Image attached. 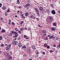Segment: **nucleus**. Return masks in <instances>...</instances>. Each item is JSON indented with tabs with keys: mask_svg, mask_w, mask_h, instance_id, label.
<instances>
[{
	"mask_svg": "<svg viewBox=\"0 0 60 60\" xmlns=\"http://www.w3.org/2000/svg\"><path fill=\"white\" fill-rule=\"evenodd\" d=\"M21 22V23H22V24H23L24 23V22L23 21H22Z\"/></svg>",
	"mask_w": 60,
	"mask_h": 60,
	"instance_id": "obj_48",
	"label": "nucleus"
},
{
	"mask_svg": "<svg viewBox=\"0 0 60 60\" xmlns=\"http://www.w3.org/2000/svg\"><path fill=\"white\" fill-rule=\"evenodd\" d=\"M14 34H15V35L14 36V38H17L19 35L16 32H15L14 33Z\"/></svg>",
	"mask_w": 60,
	"mask_h": 60,
	"instance_id": "obj_4",
	"label": "nucleus"
},
{
	"mask_svg": "<svg viewBox=\"0 0 60 60\" xmlns=\"http://www.w3.org/2000/svg\"><path fill=\"white\" fill-rule=\"evenodd\" d=\"M22 14V12L21 11L20 12V14Z\"/></svg>",
	"mask_w": 60,
	"mask_h": 60,
	"instance_id": "obj_55",
	"label": "nucleus"
},
{
	"mask_svg": "<svg viewBox=\"0 0 60 60\" xmlns=\"http://www.w3.org/2000/svg\"><path fill=\"white\" fill-rule=\"evenodd\" d=\"M15 31H18V29L17 28H15Z\"/></svg>",
	"mask_w": 60,
	"mask_h": 60,
	"instance_id": "obj_22",
	"label": "nucleus"
},
{
	"mask_svg": "<svg viewBox=\"0 0 60 60\" xmlns=\"http://www.w3.org/2000/svg\"><path fill=\"white\" fill-rule=\"evenodd\" d=\"M17 17L18 16L17 15H16L15 16V17L16 18H17Z\"/></svg>",
	"mask_w": 60,
	"mask_h": 60,
	"instance_id": "obj_58",
	"label": "nucleus"
},
{
	"mask_svg": "<svg viewBox=\"0 0 60 60\" xmlns=\"http://www.w3.org/2000/svg\"><path fill=\"white\" fill-rule=\"evenodd\" d=\"M26 45H29V44L28 43H27L26 44Z\"/></svg>",
	"mask_w": 60,
	"mask_h": 60,
	"instance_id": "obj_61",
	"label": "nucleus"
},
{
	"mask_svg": "<svg viewBox=\"0 0 60 60\" xmlns=\"http://www.w3.org/2000/svg\"><path fill=\"white\" fill-rule=\"evenodd\" d=\"M43 33H44V34H45V33H46V30H44L43 31Z\"/></svg>",
	"mask_w": 60,
	"mask_h": 60,
	"instance_id": "obj_24",
	"label": "nucleus"
},
{
	"mask_svg": "<svg viewBox=\"0 0 60 60\" xmlns=\"http://www.w3.org/2000/svg\"><path fill=\"white\" fill-rule=\"evenodd\" d=\"M10 11V9H8L7 11V12H9V11Z\"/></svg>",
	"mask_w": 60,
	"mask_h": 60,
	"instance_id": "obj_38",
	"label": "nucleus"
},
{
	"mask_svg": "<svg viewBox=\"0 0 60 60\" xmlns=\"http://www.w3.org/2000/svg\"><path fill=\"white\" fill-rule=\"evenodd\" d=\"M22 48H23L24 49H26V46H24L22 47Z\"/></svg>",
	"mask_w": 60,
	"mask_h": 60,
	"instance_id": "obj_26",
	"label": "nucleus"
},
{
	"mask_svg": "<svg viewBox=\"0 0 60 60\" xmlns=\"http://www.w3.org/2000/svg\"><path fill=\"white\" fill-rule=\"evenodd\" d=\"M47 46L48 45L46 43H45L44 44V47H47Z\"/></svg>",
	"mask_w": 60,
	"mask_h": 60,
	"instance_id": "obj_17",
	"label": "nucleus"
},
{
	"mask_svg": "<svg viewBox=\"0 0 60 60\" xmlns=\"http://www.w3.org/2000/svg\"><path fill=\"white\" fill-rule=\"evenodd\" d=\"M27 2L28 3H30V2H31V1L30 0H27Z\"/></svg>",
	"mask_w": 60,
	"mask_h": 60,
	"instance_id": "obj_29",
	"label": "nucleus"
},
{
	"mask_svg": "<svg viewBox=\"0 0 60 60\" xmlns=\"http://www.w3.org/2000/svg\"><path fill=\"white\" fill-rule=\"evenodd\" d=\"M39 54V52H37L36 54Z\"/></svg>",
	"mask_w": 60,
	"mask_h": 60,
	"instance_id": "obj_59",
	"label": "nucleus"
},
{
	"mask_svg": "<svg viewBox=\"0 0 60 60\" xmlns=\"http://www.w3.org/2000/svg\"><path fill=\"white\" fill-rule=\"evenodd\" d=\"M56 24H57L56 22H54L53 23L52 25L53 26H56Z\"/></svg>",
	"mask_w": 60,
	"mask_h": 60,
	"instance_id": "obj_12",
	"label": "nucleus"
},
{
	"mask_svg": "<svg viewBox=\"0 0 60 60\" xmlns=\"http://www.w3.org/2000/svg\"><path fill=\"white\" fill-rule=\"evenodd\" d=\"M4 54L5 55H7V53H5Z\"/></svg>",
	"mask_w": 60,
	"mask_h": 60,
	"instance_id": "obj_63",
	"label": "nucleus"
},
{
	"mask_svg": "<svg viewBox=\"0 0 60 60\" xmlns=\"http://www.w3.org/2000/svg\"><path fill=\"white\" fill-rule=\"evenodd\" d=\"M17 43H18V42H17L16 41H14L13 42V44L14 45H17Z\"/></svg>",
	"mask_w": 60,
	"mask_h": 60,
	"instance_id": "obj_5",
	"label": "nucleus"
},
{
	"mask_svg": "<svg viewBox=\"0 0 60 60\" xmlns=\"http://www.w3.org/2000/svg\"><path fill=\"white\" fill-rule=\"evenodd\" d=\"M48 19L49 22H52V20L53 19L52 17L51 16H49L48 17Z\"/></svg>",
	"mask_w": 60,
	"mask_h": 60,
	"instance_id": "obj_2",
	"label": "nucleus"
},
{
	"mask_svg": "<svg viewBox=\"0 0 60 60\" xmlns=\"http://www.w3.org/2000/svg\"><path fill=\"white\" fill-rule=\"evenodd\" d=\"M11 47V45H9L7 46L6 48V50H9Z\"/></svg>",
	"mask_w": 60,
	"mask_h": 60,
	"instance_id": "obj_3",
	"label": "nucleus"
},
{
	"mask_svg": "<svg viewBox=\"0 0 60 60\" xmlns=\"http://www.w3.org/2000/svg\"><path fill=\"white\" fill-rule=\"evenodd\" d=\"M26 29H27V28H26V27L25 28H24L23 29V30H26Z\"/></svg>",
	"mask_w": 60,
	"mask_h": 60,
	"instance_id": "obj_40",
	"label": "nucleus"
},
{
	"mask_svg": "<svg viewBox=\"0 0 60 60\" xmlns=\"http://www.w3.org/2000/svg\"><path fill=\"white\" fill-rule=\"evenodd\" d=\"M17 39L18 40H19L20 39V37H19L17 38Z\"/></svg>",
	"mask_w": 60,
	"mask_h": 60,
	"instance_id": "obj_37",
	"label": "nucleus"
},
{
	"mask_svg": "<svg viewBox=\"0 0 60 60\" xmlns=\"http://www.w3.org/2000/svg\"><path fill=\"white\" fill-rule=\"evenodd\" d=\"M12 59V57L11 56H9V57L8 58V60H11Z\"/></svg>",
	"mask_w": 60,
	"mask_h": 60,
	"instance_id": "obj_9",
	"label": "nucleus"
},
{
	"mask_svg": "<svg viewBox=\"0 0 60 60\" xmlns=\"http://www.w3.org/2000/svg\"><path fill=\"white\" fill-rule=\"evenodd\" d=\"M42 53L43 55H45V52H43Z\"/></svg>",
	"mask_w": 60,
	"mask_h": 60,
	"instance_id": "obj_44",
	"label": "nucleus"
},
{
	"mask_svg": "<svg viewBox=\"0 0 60 60\" xmlns=\"http://www.w3.org/2000/svg\"><path fill=\"white\" fill-rule=\"evenodd\" d=\"M11 23V22H8V24H9V25H10Z\"/></svg>",
	"mask_w": 60,
	"mask_h": 60,
	"instance_id": "obj_56",
	"label": "nucleus"
},
{
	"mask_svg": "<svg viewBox=\"0 0 60 60\" xmlns=\"http://www.w3.org/2000/svg\"><path fill=\"white\" fill-rule=\"evenodd\" d=\"M17 2L16 4H20V2H19V0H18L17 1Z\"/></svg>",
	"mask_w": 60,
	"mask_h": 60,
	"instance_id": "obj_13",
	"label": "nucleus"
},
{
	"mask_svg": "<svg viewBox=\"0 0 60 60\" xmlns=\"http://www.w3.org/2000/svg\"><path fill=\"white\" fill-rule=\"evenodd\" d=\"M36 11L37 12V13H39V11L38 10L37 11Z\"/></svg>",
	"mask_w": 60,
	"mask_h": 60,
	"instance_id": "obj_49",
	"label": "nucleus"
},
{
	"mask_svg": "<svg viewBox=\"0 0 60 60\" xmlns=\"http://www.w3.org/2000/svg\"><path fill=\"white\" fill-rule=\"evenodd\" d=\"M25 38V39H28V38H27L26 37Z\"/></svg>",
	"mask_w": 60,
	"mask_h": 60,
	"instance_id": "obj_54",
	"label": "nucleus"
},
{
	"mask_svg": "<svg viewBox=\"0 0 60 60\" xmlns=\"http://www.w3.org/2000/svg\"><path fill=\"white\" fill-rule=\"evenodd\" d=\"M23 15H24V14H22L21 15V16L23 17Z\"/></svg>",
	"mask_w": 60,
	"mask_h": 60,
	"instance_id": "obj_51",
	"label": "nucleus"
},
{
	"mask_svg": "<svg viewBox=\"0 0 60 60\" xmlns=\"http://www.w3.org/2000/svg\"><path fill=\"white\" fill-rule=\"evenodd\" d=\"M23 29V28H21L20 29V30L21 31H22V30Z\"/></svg>",
	"mask_w": 60,
	"mask_h": 60,
	"instance_id": "obj_41",
	"label": "nucleus"
},
{
	"mask_svg": "<svg viewBox=\"0 0 60 60\" xmlns=\"http://www.w3.org/2000/svg\"><path fill=\"white\" fill-rule=\"evenodd\" d=\"M48 36L49 38V39H55V40H56V39H55V38H56L57 41H58V40H59V38L57 36H55V37H54L53 36V35H52L51 36L50 35H48Z\"/></svg>",
	"mask_w": 60,
	"mask_h": 60,
	"instance_id": "obj_1",
	"label": "nucleus"
},
{
	"mask_svg": "<svg viewBox=\"0 0 60 60\" xmlns=\"http://www.w3.org/2000/svg\"><path fill=\"white\" fill-rule=\"evenodd\" d=\"M6 9V8L4 6L3 7H2V9L3 10H4L5 9Z\"/></svg>",
	"mask_w": 60,
	"mask_h": 60,
	"instance_id": "obj_16",
	"label": "nucleus"
},
{
	"mask_svg": "<svg viewBox=\"0 0 60 60\" xmlns=\"http://www.w3.org/2000/svg\"><path fill=\"white\" fill-rule=\"evenodd\" d=\"M2 5V4L1 3H0V7H1Z\"/></svg>",
	"mask_w": 60,
	"mask_h": 60,
	"instance_id": "obj_43",
	"label": "nucleus"
},
{
	"mask_svg": "<svg viewBox=\"0 0 60 60\" xmlns=\"http://www.w3.org/2000/svg\"><path fill=\"white\" fill-rule=\"evenodd\" d=\"M0 46L1 48L3 47L4 46V44H1V45H0Z\"/></svg>",
	"mask_w": 60,
	"mask_h": 60,
	"instance_id": "obj_21",
	"label": "nucleus"
},
{
	"mask_svg": "<svg viewBox=\"0 0 60 60\" xmlns=\"http://www.w3.org/2000/svg\"><path fill=\"white\" fill-rule=\"evenodd\" d=\"M30 17L31 18H33V17H34V16H33V15H30V16H29V18H30Z\"/></svg>",
	"mask_w": 60,
	"mask_h": 60,
	"instance_id": "obj_14",
	"label": "nucleus"
},
{
	"mask_svg": "<svg viewBox=\"0 0 60 60\" xmlns=\"http://www.w3.org/2000/svg\"><path fill=\"white\" fill-rule=\"evenodd\" d=\"M18 46L19 47H21L22 46V45L21 43H19L18 44Z\"/></svg>",
	"mask_w": 60,
	"mask_h": 60,
	"instance_id": "obj_7",
	"label": "nucleus"
},
{
	"mask_svg": "<svg viewBox=\"0 0 60 60\" xmlns=\"http://www.w3.org/2000/svg\"><path fill=\"white\" fill-rule=\"evenodd\" d=\"M15 32L14 31L12 30L11 31V34H14Z\"/></svg>",
	"mask_w": 60,
	"mask_h": 60,
	"instance_id": "obj_19",
	"label": "nucleus"
},
{
	"mask_svg": "<svg viewBox=\"0 0 60 60\" xmlns=\"http://www.w3.org/2000/svg\"><path fill=\"white\" fill-rule=\"evenodd\" d=\"M28 30H30V27H28Z\"/></svg>",
	"mask_w": 60,
	"mask_h": 60,
	"instance_id": "obj_33",
	"label": "nucleus"
},
{
	"mask_svg": "<svg viewBox=\"0 0 60 60\" xmlns=\"http://www.w3.org/2000/svg\"><path fill=\"white\" fill-rule=\"evenodd\" d=\"M4 6L6 8V7L7 6V4H4Z\"/></svg>",
	"mask_w": 60,
	"mask_h": 60,
	"instance_id": "obj_20",
	"label": "nucleus"
},
{
	"mask_svg": "<svg viewBox=\"0 0 60 60\" xmlns=\"http://www.w3.org/2000/svg\"><path fill=\"white\" fill-rule=\"evenodd\" d=\"M32 48L33 49H35V46H34L33 45L32 46Z\"/></svg>",
	"mask_w": 60,
	"mask_h": 60,
	"instance_id": "obj_15",
	"label": "nucleus"
},
{
	"mask_svg": "<svg viewBox=\"0 0 60 60\" xmlns=\"http://www.w3.org/2000/svg\"><path fill=\"white\" fill-rule=\"evenodd\" d=\"M2 38H2V36H0V40H2Z\"/></svg>",
	"mask_w": 60,
	"mask_h": 60,
	"instance_id": "obj_31",
	"label": "nucleus"
},
{
	"mask_svg": "<svg viewBox=\"0 0 60 60\" xmlns=\"http://www.w3.org/2000/svg\"><path fill=\"white\" fill-rule=\"evenodd\" d=\"M49 48H50V46L49 45L47 46V49H49Z\"/></svg>",
	"mask_w": 60,
	"mask_h": 60,
	"instance_id": "obj_35",
	"label": "nucleus"
},
{
	"mask_svg": "<svg viewBox=\"0 0 60 60\" xmlns=\"http://www.w3.org/2000/svg\"><path fill=\"white\" fill-rule=\"evenodd\" d=\"M27 8V9H29V7H27V8Z\"/></svg>",
	"mask_w": 60,
	"mask_h": 60,
	"instance_id": "obj_60",
	"label": "nucleus"
},
{
	"mask_svg": "<svg viewBox=\"0 0 60 60\" xmlns=\"http://www.w3.org/2000/svg\"><path fill=\"white\" fill-rule=\"evenodd\" d=\"M12 34L11 33L9 34V36L11 37V36H12Z\"/></svg>",
	"mask_w": 60,
	"mask_h": 60,
	"instance_id": "obj_30",
	"label": "nucleus"
},
{
	"mask_svg": "<svg viewBox=\"0 0 60 60\" xmlns=\"http://www.w3.org/2000/svg\"><path fill=\"white\" fill-rule=\"evenodd\" d=\"M17 31H18L19 34H21V31H20L18 30Z\"/></svg>",
	"mask_w": 60,
	"mask_h": 60,
	"instance_id": "obj_27",
	"label": "nucleus"
},
{
	"mask_svg": "<svg viewBox=\"0 0 60 60\" xmlns=\"http://www.w3.org/2000/svg\"><path fill=\"white\" fill-rule=\"evenodd\" d=\"M5 16H7L8 15V14L7 13H6V12H5Z\"/></svg>",
	"mask_w": 60,
	"mask_h": 60,
	"instance_id": "obj_28",
	"label": "nucleus"
},
{
	"mask_svg": "<svg viewBox=\"0 0 60 60\" xmlns=\"http://www.w3.org/2000/svg\"><path fill=\"white\" fill-rule=\"evenodd\" d=\"M19 25L20 26H22V23H21V22H20Z\"/></svg>",
	"mask_w": 60,
	"mask_h": 60,
	"instance_id": "obj_36",
	"label": "nucleus"
},
{
	"mask_svg": "<svg viewBox=\"0 0 60 60\" xmlns=\"http://www.w3.org/2000/svg\"><path fill=\"white\" fill-rule=\"evenodd\" d=\"M35 10L36 11H37V10H38V9L37 8H35Z\"/></svg>",
	"mask_w": 60,
	"mask_h": 60,
	"instance_id": "obj_42",
	"label": "nucleus"
},
{
	"mask_svg": "<svg viewBox=\"0 0 60 60\" xmlns=\"http://www.w3.org/2000/svg\"><path fill=\"white\" fill-rule=\"evenodd\" d=\"M22 18H23V19H25V17H24V16H23L22 17Z\"/></svg>",
	"mask_w": 60,
	"mask_h": 60,
	"instance_id": "obj_57",
	"label": "nucleus"
},
{
	"mask_svg": "<svg viewBox=\"0 0 60 60\" xmlns=\"http://www.w3.org/2000/svg\"><path fill=\"white\" fill-rule=\"evenodd\" d=\"M51 30L52 31H55V28L52 27Z\"/></svg>",
	"mask_w": 60,
	"mask_h": 60,
	"instance_id": "obj_18",
	"label": "nucleus"
},
{
	"mask_svg": "<svg viewBox=\"0 0 60 60\" xmlns=\"http://www.w3.org/2000/svg\"><path fill=\"white\" fill-rule=\"evenodd\" d=\"M9 22H10V23H11V20L9 19Z\"/></svg>",
	"mask_w": 60,
	"mask_h": 60,
	"instance_id": "obj_46",
	"label": "nucleus"
},
{
	"mask_svg": "<svg viewBox=\"0 0 60 60\" xmlns=\"http://www.w3.org/2000/svg\"><path fill=\"white\" fill-rule=\"evenodd\" d=\"M51 13L52 14H56V11L54 10H53L51 11Z\"/></svg>",
	"mask_w": 60,
	"mask_h": 60,
	"instance_id": "obj_6",
	"label": "nucleus"
},
{
	"mask_svg": "<svg viewBox=\"0 0 60 60\" xmlns=\"http://www.w3.org/2000/svg\"><path fill=\"white\" fill-rule=\"evenodd\" d=\"M12 25H13V26L15 25V23H14V22H12Z\"/></svg>",
	"mask_w": 60,
	"mask_h": 60,
	"instance_id": "obj_32",
	"label": "nucleus"
},
{
	"mask_svg": "<svg viewBox=\"0 0 60 60\" xmlns=\"http://www.w3.org/2000/svg\"><path fill=\"white\" fill-rule=\"evenodd\" d=\"M29 5H30V4H27L25 5L24 6V7L25 8H26V7H28V6H29Z\"/></svg>",
	"mask_w": 60,
	"mask_h": 60,
	"instance_id": "obj_8",
	"label": "nucleus"
},
{
	"mask_svg": "<svg viewBox=\"0 0 60 60\" xmlns=\"http://www.w3.org/2000/svg\"><path fill=\"white\" fill-rule=\"evenodd\" d=\"M19 8H21V7H20V6H19Z\"/></svg>",
	"mask_w": 60,
	"mask_h": 60,
	"instance_id": "obj_64",
	"label": "nucleus"
},
{
	"mask_svg": "<svg viewBox=\"0 0 60 60\" xmlns=\"http://www.w3.org/2000/svg\"><path fill=\"white\" fill-rule=\"evenodd\" d=\"M36 57H38V54H36Z\"/></svg>",
	"mask_w": 60,
	"mask_h": 60,
	"instance_id": "obj_39",
	"label": "nucleus"
},
{
	"mask_svg": "<svg viewBox=\"0 0 60 60\" xmlns=\"http://www.w3.org/2000/svg\"><path fill=\"white\" fill-rule=\"evenodd\" d=\"M37 14L38 15V16L39 17L40 16V14L39 13H37Z\"/></svg>",
	"mask_w": 60,
	"mask_h": 60,
	"instance_id": "obj_23",
	"label": "nucleus"
},
{
	"mask_svg": "<svg viewBox=\"0 0 60 60\" xmlns=\"http://www.w3.org/2000/svg\"><path fill=\"white\" fill-rule=\"evenodd\" d=\"M37 19V21H39V19L38 18H36Z\"/></svg>",
	"mask_w": 60,
	"mask_h": 60,
	"instance_id": "obj_47",
	"label": "nucleus"
},
{
	"mask_svg": "<svg viewBox=\"0 0 60 60\" xmlns=\"http://www.w3.org/2000/svg\"><path fill=\"white\" fill-rule=\"evenodd\" d=\"M45 39H46V40H48V38H47V37H46L45 38Z\"/></svg>",
	"mask_w": 60,
	"mask_h": 60,
	"instance_id": "obj_52",
	"label": "nucleus"
},
{
	"mask_svg": "<svg viewBox=\"0 0 60 60\" xmlns=\"http://www.w3.org/2000/svg\"><path fill=\"white\" fill-rule=\"evenodd\" d=\"M39 10L41 11H43V8L41 7H40L39 8Z\"/></svg>",
	"mask_w": 60,
	"mask_h": 60,
	"instance_id": "obj_10",
	"label": "nucleus"
},
{
	"mask_svg": "<svg viewBox=\"0 0 60 60\" xmlns=\"http://www.w3.org/2000/svg\"><path fill=\"white\" fill-rule=\"evenodd\" d=\"M58 47H59V48H60V44H59L58 45Z\"/></svg>",
	"mask_w": 60,
	"mask_h": 60,
	"instance_id": "obj_53",
	"label": "nucleus"
},
{
	"mask_svg": "<svg viewBox=\"0 0 60 60\" xmlns=\"http://www.w3.org/2000/svg\"><path fill=\"white\" fill-rule=\"evenodd\" d=\"M0 19L1 20H2L3 19V18H1Z\"/></svg>",
	"mask_w": 60,
	"mask_h": 60,
	"instance_id": "obj_62",
	"label": "nucleus"
},
{
	"mask_svg": "<svg viewBox=\"0 0 60 60\" xmlns=\"http://www.w3.org/2000/svg\"><path fill=\"white\" fill-rule=\"evenodd\" d=\"M24 37L25 38H26V35H24Z\"/></svg>",
	"mask_w": 60,
	"mask_h": 60,
	"instance_id": "obj_45",
	"label": "nucleus"
},
{
	"mask_svg": "<svg viewBox=\"0 0 60 60\" xmlns=\"http://www.w3.org/2000/svg\"><path fill=\"white\" fill-rule=\"evenodd\" d=\"M54 50L52 51V50H50V53H52V52H53V51H54Z\"/></svg>",
	"mask_w": 60,
	"mask_h": 60,
	"instance_id": "obj_34",
	"label": "nucleus"
},
{
	"mask_svg": "<svg viewBox=\"0 0 60 60\" xmlns=\"http://www.w3.org/2000/svg\"><path fill=\"white\" fill-rule=\"evenodd\" d=\"M25 15L26 16H28V13H25Z\"/></svg>",
	"mask_w": 60,
	"mask_h": 60,
	"instance_id": "obj_25",
	"label": "nucleus"
},
{
	"mask_svg": "<svg viewBox=\"0 0 60 60\" xmlns=\"http://www.w3.org/2000/svg\"><path fill=\"white\" fill-rule=\"evenodd\" d=\"M53 46L54 47H55L56 46V45H53Z\"/></svg>",
	"mask_w": 60,
	"mask_h": 60,
	"instance_id": "obj_50",
	"label": "nucleus"
},
{
	"mask_svg": "<svg viewBox=\"0 0 60 60\" xmlns=\"http://www.w3.org/2000/svg\"><path fill=\"white\" fill-rule=\"evenodd\" d=\"M6 31L5 30L3 29L1 31V32H2V33H5Z\"/></svg>",
	"mask_w": 60,
	"mask_h": 60,
	"instance_id": "obj_11",
	"label": "nucleus"
}]
</instances>
